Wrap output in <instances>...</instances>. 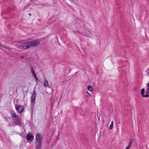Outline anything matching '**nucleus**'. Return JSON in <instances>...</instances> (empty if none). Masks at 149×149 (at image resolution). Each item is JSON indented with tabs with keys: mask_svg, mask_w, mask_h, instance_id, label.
Instances as JSON below:
<instances>
[{
	"mask_svg": "<svg viewBox=\"0 0 149 149\" xmlns=\"http://www.w3.org/2000/svg\"><path fill=\"white\" fill-rule=\"evenodd\" d=\"M20 58L21 59H23L24 58V56H21Z\"/></svg>",
	"mask_w": 149,
	"mask_h": 149,
	"instance_id": "6ab92c4d",
	"label": "nucleus"
},
{
	"mask_svg": "<svg viewBox=\"0 0 149 149\" xmlns=\"http://www.w3.org/2000/svg\"><path fill=\"white\" fill-rule=\"evenodd\" d=\"M36 96V91L33 90V93H32V95L31 97V102H35Z\"/></svg>",
	"mask_w": 149,
	"mask_h": 149,
	"instance_id": "423d86ee",
	"label": "nucleus"
},
{
	"mask_svg": "<svg viewBox=\"0 0 149 149\" xmlns=\"http://www.w3.org/2000/svg\"><path fill=\"white\" fill-rule=\"evenodd\" d=\"M31 47H35L38 45L40 44V41L38 40H34L30 41Z\"/></svg>",
	"mask_w": 149,
	"mask_h": 149,
	"instance_id": "39448f33",
	"label": "nucleus"
},
{
	"mask_svg": "<svg viewBox=\"0 0 149 149\" xmlns=\"http://www.w3.org/2000/svg\"><path fill=\"white\" fill-rule=\"evenodd\" d=\"M88 90L91 91H93V88L91 86H88L87 87Z\"/></svg>",
	"mask_w": 149,
	"mask_h": 149,
	"instance_id": "f8f14e48",
	"label": "nucleus"
},
{
	"mask_svg": "<svg viewBox=\"0 0 149 149\" xmlns=\"http://www.w3.org/2000/svg\"><path fill=\"white\" fill-rule=\"evenodd\" d=\"M18 47L20 49H24V45L23 44L21 45H19L18 46Z\"/></svg>",
	"mask_w": 149,
	"mask_h": 149,
	"instance_id": "4468645a",
	"label": "nucleus"
},
{
	"mask_svg": "<svg viewBox=\"0 0 149 149\" xmlns=\"http://www.w3.org/2000/svg\"><path fill=\"white\" fill-rule=\"evenodd\" d=\"M0 46H2L1 45H0Z\"/></svg>",
	"mask_w": 149,
	"mask_h": 149,
	"instance_id": "393cba45",
	"label": "nucleus"
},
{
	"mask_svg": "<svg viewBox=\"0 0 149 149\" xmlns=\"http://www.w3.org/2000/svg\"><path fill=\"white\" fill-rule=\"evenodd\" d=\"M147 87L149 88V82L147 84Z\"/></svg>",
	"mask_w": 149,
	"mask_h": 149,
	"instance_id": "412c9836",
	"label": "nucleus"
},
{
	"mask_svg": "<svg viewBox=\"0 0 149 149\" xmlns=\"http://www.w3.org/2000/svg\"><path fill=\"white\" fill-rule=\"evenodd\" d=\"M146 93L148 94L149 93V88L147 87V89L146 91Z\"/></svg>",
	"mask_w": 149,
	"mask_h": 149,
	"instance_id": "2eb2a0df",
	"label": "nucleus"
},
{
	"mask_svg": "<svg viewBox=\"0 0 149 149\" xmlns=\"http://www.w3.org/2000/svg\"><path fill=\"white\" fill-rule=\"evenodd\" d=\"M33 76L34 77L35 79H36V81H37L38 80V77H37L36 75L35 74Z\"/></svg>",
	"mask_w": 149,
	"mask_h": 149,
	"instance_id": "dca6fc26",
	"label": "nucleus"
},
{
	"mask_svg": "<svg viewBox=\"0 0 149 149\" xmlns=\"http://www.w3.org/2000/svg\"><path fill=\"white\" fill-rule=\"evenodd\" d=\"M15 108L17 112L19 114L23 112L24 110V107L23 106L17 105L16 106Z\"/></svg>",
	"mask_w": 149,
	"mask_h": 149,
	"instance_id": "20e7f679",
	"label": "nucleus"
},
{
	"mask_svg": "<svg viewBox=\"0 0 149 149\" xmlns=\"http://www.w3.org/2000/svg\"><path fill=\"white\" fill-rule=\"evenodd\" d=\"M36 141L35 143V149H40L42 140V137L41 134L39 133H37L36 136Z\"/></svg>",
	"mask_w": 149,
	"mask_h": 149,
	"instance_id": "f257e3e1",
	"label": "nucleus"
},
{
	"mask_svg": "<svg viewBox=\"0 0 149 149\" xmlns=\"http://www.w3.org/2000/svg\"><path fill=\"white\" fill-rule=\"evenodd\" d=\"M31 72H33L34 71V70H33V67H31Z\"/></svg>",
	"mask_w": 149,
	"mask_h": 149,
	"instance_id": "a211bd4d",
	"label": "nucleus"
},
{
	"mask_svg": "<svg viewBox=\"0 0 149 149\" xmlns=\"http://www.w3.org/2000/svg\"><path fill=\"white\" fill-rule=\"evenodd\" d=\"M111 124L113 125V121H112L111 122Z\"/></svg>",
	"mask_w": 149,
	"mask_h": 149,
	"instance_id": "4be33fe9",
	"label": "nucleus"
},
{
	"mask_svg": "<svg viewBox=\"0 0 149 149\" xmlns=\"http://www.w3.org/2000/svg\"><path fill=\"white\" fill-rule=\"evenodd\" d=\"M31 42L30 41L26 42L23 43L24 49H26L31 47Z\"/></svg>",
	"mask_w": 149,
	"mask_h": 149,
	"instance_id": "0eeeda50",
	"label": "nucleus"
},
{
	"mask_svg": "<svg viewBox=\"0 0 149 149\" xmlns=\"http://www.w3.org/2000/svg\"><path fill=\"white\" fill-rule=\"evenodd\" d=\"M32 73V74H33V76L35 74H36L35 72H34V71Z\"/></svg>",
	"mask_w": 149,
	"mask_h": 149,
	"instance_id": "aec40b11",
	"label": "nucleus"
},
{
	"mask_svg": "<svg viewBox=\"0 0 149 149\" xmlns=\"http://www.w3.org/2000/svg\"><path fill=\"white\" fill-rule=\"evenodd\" d=\"M26 138L27 140L32 141L33 139L34 136L32 134H29L26 136Z\"/></svg>",
	"mask_w": 149,
	"mask_h": 149,
	"instance_id": "6e6552de",
	"label": "nucleus"
},
{
	"mask_svg": "<svg viewBox=\"0 0 149 149\" xmlns=\"http://www.w3.org/2000/svg\"><path fill=\"white\" fill-rule=\"evenodd\" d=\"M29 15L30 16H31V13H29Z\"/></svg>",
	"mask_w": 149,
	"mask_h": 149,
	"instance_id": "5701e85b",
	"label": "nucleus"
},
{
	"mask_svg": "<svg viewBox=\"0 0 149 149\" xmlns=\"http://www.w3.org/2000/svg\"><path fill=\"white\" fill-rule=\"evenodd\" d=\"M133 141V139H131L129 142V143L128 145L126 147L125 149H130V147L131 146V145L132 144V143Z\"/></svg>",
	"mask_w": 149,
	"mask_h": 149,
	"instance_id": "9d476101",
	"label": "nucleus"
},
{
	"mask_svg": "<svg viewBox=\"0 0 149 149\" xmlns=\"http://www.w3.org/2000/svg\"><path fill=\"white\" fill-rule=\"evenodd\" d=\"M10 113L14 123L17 125H20L21 124V122L14 111L11 110L10 111Z\"/></svg>",
	"mask_w": 149,
	"mask_h": 149,
	"instance_id": "7ed1b4c3",
	"label": "nucleus"
},
{
	"mask_svg": "<svg viewBox=\"0 0 149 149\" xmlns=\"http://www.w3.org/2000/svg\"><path fill=\"white\" fill-rule=\"evenodd\" d=\"M113 125H112V124H111V125L109 127L110 129H113Z\"/></svg>",
	"mask_w": 149,
	"mask_h": 149,
	"instance_id": "f3484780",
	"label": "nucleus"
},
{
	"mask_svg": "<svg viewBox=\"0 0 149 149\" xmlns=\"http://www.w3.org/2000/svg\"><path fill=\"white\" fill-rule=\"evenodd\" d=\"M145 72L147 74V76L148 77L149 76V68H147Z\"/></svg>",
	"mask_w": 149,
	"mask_h": 149,
	"instance_id": "ddd939ff",
	"label": "nucleus"
},
{
	"mask_svg": "<svg viewBox=\"0 0 149 149\" xmlns=\"http://www.w3.org/2000/svg\"><path fill=\"white\" fill-rule=\"evenodd\" d=\"M76 32L80 34L88 37H91L93 35L91 31L84 28H81L80 30H77Z\"/></svg>",
	"mask_w": 149,
	"mask_h": 149,
	"instance_id": "f03ea898",
	"label": "nucleus"
},
{
	"mask_svg": "<svg viewBox=\"0 0 149 149\" xmlns=\"http://www.w3.org/2000/svg\"><path fill=\"white\" fill-rule=\"evenodd\" d=\"M36 88V87H34V89H35Z\"/></svg>",
	"mask_w": 149,
	"mask_h": 149,
	"instance_id": "b1692460",
	"label": "nucleus"
},
{
	"mask_svg": "<svg viewBox=\"0 0 149 149\" xmlns=\"http://www.w3.org/2000/svg\"><path fill=\"white\" fill-rule=\"evenodd\" d=\"M144 93L145 89L143 88H142L141 90V94L142 97H149V95L146 94V95H144Z\"/></svg>",
	"mask_w": 149,
	"mask_h": 149,
	"instance_id": "1a4fd4ad",
	"label": "nucleus"
},
{
	"mask_svg": "<svg viewBox=\"0 0 149 149\" xmlns=\"http://www.w3.org/2000/svg\"><path fill=\"white\" fill-rule=\"evenodd\" d=\"M44 85L45 87H49L48 82L47 80H45L44 83Z\"/></svg>",
	"mask_w": 149,
	"mask_h": 149,
	"instance_id": "9b49d317",
	"label": "nucleus"
}]
</instances>
